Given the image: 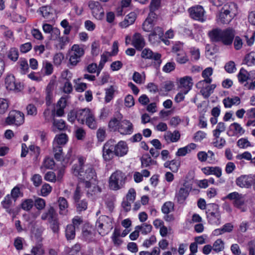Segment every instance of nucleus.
I'll return each mask as SVG.
<instances>
[{
	"instance_id": "obj_1",
	"label": "nucleus",
	"mask_w": 255,
	"mask_h": 255,
	"mask_svg": "<svg viewBox=\"0 0 255 255\" xmlns=\"http://www.w3.org/2000/svg\"><path fill=\"white\" fill-rule=\"evenodd\" d=\"M72 171L75 176L84 183L91 180L96 182L97 174L93 165L85 164V159L83 157H78V163L73 166Z\"/></svg>"
},
{
	"instance_id": "obj_2",
	"label": "nucleus",
	"mask_w": 255,
	"mask_h": 255,
	"mask_svg": "<svg viewBox=\"0 0 255 255\" xmlns=\"http://www.w3.org/2000/svg\"><path fill=\"white\" fill-rule=\"evenodd\" d=\"M208 35L212 42H221L224 45L230 46L235 38V32L232 28L223 30L216 28L209 31Z\"/></svg>"
},
{
	"instance_id": "obj_3",
	"label": "nucleus",
	"mask_w": 255,
	"mask_h": 255,
	"mask_svg": "<svg viewBox=\"0 0 255 255\" xmlns=\"http://www.w3.org/2000/svg\"><path fill=\"white\" fill-rule=\"evenodd\" d=\"M113 218L110 216H100L96 223V228L99 234L104 236L110 233L113 228Z\"/></svg>"
},
{
	"instance_id": "obj_4",
	"label": "nucleus",
	"mask_w": 255,
	"mask_h": 255,
	"mask_svg": "<svg viewBox=\"0 0 255 255\" xmlns=\"http://www.w3.org/2000/svg\"><path fill=\"white\" fill-rule=\"evenodd\" d=\"M126 176L122 171L117 170L114 172L109 179V187L111 189L118 190L122 188L126 181Z\"/></svg>"
},
{
	"instance_id": "obj_5",
	"label": "nucleus",
	"mask_w": 255,
	"mask_h": 255,
	"mask_svg": "<svg viewBox=\"0 0 255 255\" xmlns=\"http://www.w3.org/2000/svg\"><path fill=\"white\" fill-rule=\"evenodd\" d=\"M226 198L232 201L234 207L242 212H245L247 210V208L245 206V199L242 194L237 192H234L229 194Z\"/></svg>"
},
{
	"instance_id": "obj_6",
	"label": "nucleus",
	"mask_w": 255,
	"mask_h": 255,
	"mask_svg": "<svg viewBox=\"0 0 255 255\" xmlns=\"http://www.w3.org/2000/svg\"><path fill=\"white\" fill-rule=\"evenodd\" d=\"M24 121V114L19 111L13 110L9 113L8 117L5 119V123L8 125L19 126Z\"/></svg>"
},
{
	"instance_id": "obj_7",
	"label": "nucleus",
	"mask_w": 255,
	"mask_h": 255,
	"mask_svg": "<svg viewBox=\"0 0 255 255\" xmlns=\"http://www.w3.org/2000/svg\"><path fill=\"white\" fill-rule=\"evenodd\" d=\"M115 140H108L103 147V157L105 161H109L112 160L116 155L115 151Z\"/></svg>"
},
{
	"instance_id": "obj_8",
	"label": "nucleus",
	"mask_w": 255,
	"mask_h": 255,
	"mask_svg": "<svg viewBox=\"0 0 255 255\" xmlns=\"http://www.w3.org/2000/svg\"><path fill=\"white\" fill-rule=\"evenodd\" d=\"M142 58L154 60L153 65L156 68H158L162 62L161 55L157 52H153L149 48L144 49L141 53Z\"/></svg>"
},
{
	"instance_id": "obj_9",
	"label": "nucleus",
	"mask_w": 255,
	"mask_h": 255,
	"mask_svg": "<svg viewBox=\"0 0 255 255\" xmlns=\"http://www.w3.org/2000/svg\"><path fill=\"white\" fill-rule=\"evenodd\" d=\"M209 206L214 210V211H210V210L208 209V211L206 212L209 222L211 224H219L221 216L218 205L216 204H212L209 205Z\"/></svg>"
},
{
	"instance_id": "obj_10",
	"label": "nucleus",
	"mask_w": 255,
	"mask_h": 255,
	"mask_svg": "<svg viewBox=\"0 0 255 255\" xmlns=\"http://www.w3.org/2000/svg\"><path fill=\"white\" fill-rule=\"evenodd\" d=\"M89 7L95 18L99 20L103 19L104 16V10L98 1H90Z\"/></svg>"
},
{
	"instance_id": "obj_11",
	"label": "nucleus",
	"mask_w": 255,
	"mask_h": 255,
	"mask_svg": "<svg viewBox=\"0 0 255 255\" xmlns=\"http://www.w3.org/2000/svg\"><path fill=\"white\" fill-rule=\"evenodd\" d=\"M2 207L5 210L6 212L10 215H12L13 217L18 214L19 212L18 208H13V204L9 194L7 195L1 202Z\"/></svg>"
},
{
	"instance_id": "obj_12",
	"label": "nucleus",
	"mask_w": 255,
	"mask_h": 255,
	"mask_svg": "<svg viewBox=\"0 0 255 255\" xmlns=\"http://www.w3.org/2000/svg\"><path fill=\"white\" fill-rule=\"evenodd\" d=\"M189 11L192 18L201 22L205 21V11L202 6L197 5L192 7L189 9Z\"/></svg>"
},
{
	"instance_id": "obj_13",
	"label": "nucleus",
	"mask_w": 255,
	"mask_h": 255,
	"mask_svg": "<svg viewBox=\"0 0 255 255\" xmlns=\"http://www.w3.org/2000/svg\"><path fill=\"white\" fill-rule=\"evenodd\" d=\"M6 88L10 91H20L22 89V86L20 83H16L14 76L9 75L5 79Z\"/></svg>"
},
{
	"instance_id": "obj_14",
	"label": "nucleus",
	"mask_w": 255,
	"mask_h": 255,
	"mask_svg": "<svg viewBox=\"0 0 255 255\" xmlns=\"http://www.w3.org/2000/svg\"><path fill=\"white\" fill-rule=\"evenodd\" d=\"M133 130V125L129 121L124 120L121 121L118 131L121 134H130L132 133Z\"/></svg>"
},
{
	"instance_id": "obj_15",
	"label": "nucleus",
	"mask_w": 255,
	"mask_h": 255,
	"mask_svg": "<svg viewBox=\"0 0 255 255\" xmlns=\"http://www.w3.org/2000/svg\"><path fill=\"white\" fill-rule=\"evenodd\" d=\"M236 184L241 188H250L253 183L252 178L250 175H243L238 177L236 181Z\"/></svg>"
},
{
	"instance_id": "obj_16",
	"label": "nucleus",
	"mask_w": 255,
	"mask_h": 255,
	"mask_svg": "<svg viewBox=\"0 0 255 255\" xmlns=\"http://www.w3.org/2000/svg\"><path fill=\"white\" fill-rule=\"evenodd\" d=\"M192 79L191 77L185 76L180 80L179 88L183 90L185 94H187L193 86Z\"/></svg>"
},
{
	"instance_id": "obj_17",
	"label": "nucleus",
	"mask_w": 255,
	"mask_h": 255,
	"mask_svg": "<svg viewBox=\"0 0 255 255\" xmlns=\"http://www.w3.org/2000/svg\"><path fill=\"white\" fill-rule=\"evenodd\" d=\"M115 147L116 156H123L128 153V147L126 142L124 141H120L116 143L115 140Z\"/></svg>"
},
{
	"instance_id": "obj_18",
	"label": "nucleus",
	"mask_w": 255,
	"mask_h": 255,
	"mask_svg": "<svg viewBox=\"0 0 255 255\" xmlns=\"http://www.w3.org/2000/svg\"><path fill=\"white\" fill-rule=\"evenodd\" d=\"M85 186L88 188L87 192L88 196L97 195L102 191L101 188L95 183H92L87 181L85 182Z\"/></svg>"
},
{
	"instance_id": "obj_19",
	"label": "nucleus",
	"mask_w": 255,
	"mask_h": 255,
	"mask_svg": "<svg viewBox=\"0 0 255 255\" xmlns=\"http://www.w3.org/2000/svg\"><path fill=\"white\" fill-rule=\"evenodd\" d=\"M58 215L53 206H50L47 210L43 213L41 216L42 220H47L48 222L57 218Z\"/></svg>"
},
{
	"instance_id": "obj_20",
	"label": "nucleus",
	"mask_w": 255,
	"mask_h": 255,
	"mask_svg": "<svg viewBox=\"0 0 255 255\" xmlns=\"http://www.w3.org/2000/svg\"><path fill=\"white\" fill-rule=\"evenodd\" d=\"M132 44L138 50H141L145 46L144 39L139 33H135L132 38Z\"/></svg>"
},
{
	"instance_id": "obj_21",
	"label": "nucleus",
	"mask_w": 255,
	"mask_h": 255,
	"mask_svg": "<svg viewBox=\"0 0 255 255\" xmlns=\"http://www.w3.org/2000/svg\"><path fill=\"white\" fill-rule=\"evenodd\" d=\"M202 171L206 175H214L217 178H220L222 174V168L219 166H208L203 168Z\"/></svg>"
},
{
	"instance_id": "obj_22",
	"label": "nucleus",
	"mask_w": 255,
	"mask_h": 255,
	"mask_svg": "<svg viewBox=\"0 0 255 255\" xmlns=\"http://www.w3.org/2000/svg\"><path fill=\"white\" fill-rule=\"evenodd\" d=\"M189 194V188L185 184L180 188L176 194V198L179 203H183Z\"/></svg>"
},
{
	"instance_id": "obj_23",
	"label": "nucleus",
	"mask_w": 255,
	"mask_h": 255,
	"mask_svg": "<svg viewBox=\"0 0 255 255\" xmlns=\"http://www.w3.org/2000/svg\"><path fill=\"white\" fill-rule=\"evenodd\" d=\"M91 112L92 111L88 108H85L77 110V120L78 122L81 124H84L87 117L90 115Z\"/></svg>"
},
{
	"instance_id": "obj_24",
	"label": "nucleus",
	"mask_w": 255,
	"mask_h": 255,
	"mask_svg": "<svg viewBox=\"0 0 255 255\" xmlns=\"http://www.w3.org/2000/svg\"><path fill=\"white\" fill-rule=\"evenodd\" d=\"M59 207V213L61 215L65 216L68 212V203L67 201L64 197H59L58 200Z\"/></svg>"
},
{
	"instance_id": "obj_25",
	"label": "nucleus",
	"mask_w": 255,
	"mask_h": 255,
	"mask_svg": "<svg viewBox=\"0 0 255 255\" xmlns=\"http://www.w3.org/2000/svg\"><path fill=\"white\" fill-rule=\"evenodd\" d=\"M180 138V133L178 130H174L173 132L168 131L164 135V139L168 143L177 142Z\"/></svg>"
},
{
	"instance_id": "obj_26",
	"label": "nucleus",
	"mask_w": 255,
	"mask_h": 255,
	"mask_svg": "<svg viewBox=\"0 0 255 255\" xmlns=\"http://www.w3.org/2000/svg\"><path fill=\"white\" fill-rule=\"evenodd\" d=\"M213 73V69L211 67H208L206 68L202 72V76L205 78L204 80L201 81L199 82L197 84L198 87H200L201 85H203L204 83L207 84H210L212 82V79L209 77L212 75Z\"/></svg>"
},
{
	"instance_id": "obj_27",
	"label": "nucleus",
	"mask_w": 255,
	"mask_h": 255,
	"mask_svg": "<svg viewBox=\"0 0 255 255\" xmlns=\"http://www.w3.org/2000/svg\"><path fill=\"white\" fill-rule=\"evenodd\" d=\"M136 18V14L134 12H131L127 15L125 20L120 22V25L122 28H127L134 22Z\"/></svg>"
},
{
	"instance_id": "obj_28",
	"label": "nucleus",
	"mask_w": 255,
	"mask_h": 255,
	"mask_svg": "<svg viewBox=\"0 0 255 255\" xmlns=\"http://www.w3.org/2000/svg\"><path fill=\"white\" fill-rule=\"evenodd\" d=\"M55 82L54 80H51L48 84L46 89V102L47 105L51 104V99L52 97V92L55 88Z\"/></svg>"
},
{
	"instance_id": "obj_29",
	"label": "nucleus",
	"mask_w": 255,
	"mask_h": 255,
	"mask_svg": "<svg viewBox=\"0 0 255 255\" xmlns=\"http://www.w3.org/2000/svg\"><path fill=\"white\" fill-rule=\"evenodd\" d=\"M223 103L226 108H230L233 105H239L241 103V100L237 96H234L232 98L227 97L223 100Z\"/></svg>"
},
{
	"instance_id": "obj_30",
	"label": "nucleus",
	"mask_w": 255,
	"mask_h": 255,
	"mask_svg": "<svg viewBox=\"0 0 255 255\" xmlns=\"http://www.w3.org/2000/svg\"><path fill=\"white\" fill-rule=\"evenodd\" d=\"M237 5L234 2L228 3L222 8L224 12H227L233 17L237 12Z\"/></svg>"
},
{
	"instance_id": "obj_31",
	"label": "nucleus",
	"mask_w": 255,
	"mask_h": 255,
	"mask_svg": "<svg viewBox=\"0 0 255 255\" xmlns=\"http://www.w3.org/2000/svg\"><path fill=\"white\" fill-rule=\"evenodd\" d=\"M38 12L42 15V16L48 19H50L53 15V10L51 7L49 6H44L39 8Z\"/></svg>"
},
{
	"instance_id": "obj_32",
	"label": "nucleus",
	"mask_w": 255,
	"mask_h": 255,
	"mask_svg": "<svg viewBox=\"0 0 255 255\" xmlns=\"http://www.w3.org/2000/svg\"><path fill=\"white\" fill-rule=\"evenodd\" d=\"M230 130L233 131V135L236 136H240L243 135L245 130L241 126L240 124L237 123H234L232 124L230 126Z\"/></svg>"
},
{
	"instance_id": "obj_33",
	"label": "nucleus",
	"mask_w": 255,
	"mask_h": 255,
	"mask_svg": "<svg viewBox=\"0 0 255 255\" xmlns=\"http://www.w3.org/2000/svg\"><path fill=\"white\" fill-rule=\"evenodd\" d=\"M141 166L142 167H147L150 165H156L157 162L151 159L148 154H144L141 159Z\"/></svg>"
},
{
	"instance_id": "obj_34",
	"label": "nucleus",
	"mask_w": 255,
	"mask_h": 255,
	"mask_svg": "<svg viewBox=\"0 0 255 255\" xmlns=\"http://www.w3.org/2000/svg\"><path fill=\"white\" fill-rule=\"evenodd\" d=\"M85 123L87 126L91 129H96L97 128V123L95 119L94 114L92 111L87 117Z\"/></svg>"
},
{
	"instance_id": "obj_35",
	"label": "nucleus",
	"mask_w": 255,
	"mask_h": 255,
	"mask_svg": "<svg viewBox=\"0 0 255 255\" xmlns=\"http://www.w3.org/2000/svg\"><path fill=\"white\" fill-rule=\"evenodd\" d=\"M75 227L72 224L68 225L65 229V236L67 240H73L75 237Z\"/></svg>"
},
{
	"instance_id": "obj_36",
	"label": "nucleus",
	"mask_w": 255,
	"mask_h": 255,
	"mask_svg": "<svg viewBox=\"0 0 255 255\" xmlns=\"http://www.w3.org/2000/svg\"><path fill=\"white\" fill-rule=\"evenodd\" d=\"M216 86L215 84L208 85L205 87L202 88L200 90V93L204 98H208L214 92Z\"/></svg>"
},
{
	"instance_id": "obj_37",
	"label": "nucleus",
	"mask_w": 255,
	"mask_h": 255,
	"mask_svg": "<svg viewBox=\"0 0 255 255\" xmlns=\"http://www.w3.org/2000/svg\"><path fill=\"white\" fill-rule=\"evenodd\" d=\"M68 141V136L65 133H61L56 136L53 145H64Z\"/></svg>"
},
{
	"instance_id": "obj_38",
	"label": "nucleus",
	"mask_w": 255,
	"mask_h": 255,
	"mask_svg": "<svg viewBox=\"0 0 255 255\" xmlns=\"http://www.w3.org/2000/svg\"><path fill=\"white\" fill-rule=\"evenodd\" d=\"M232 17L227 12H224L222 9L218 15V20L223 24L229 23L232 19Z\"/></svg>"
},
{
	"instance_id": "obj_39",
	"label": "nucleus",
	"mask_w": 255,
	"mask_h": 255,
	"mask_svg": "<svg viewBox=\"0 0 255 255\" xmlns=\"http://www.w3.org/2000/svg\"><path fill=\"white\" fill-rule=\"evenodd\" d=\"M70 53L81 59L84 54V50L79 45L75 44L72 47Z\"/></svg>"
},
{
	"instance_id": "obj_40",
	"label": "nucleus",
	"mask_w": 255,
	"mask_h": 255,
	"mask_svg": "<svg viewBox=\"0 0 255 255\" xmlns=\"http://www.w3.org/2000/svg\"><path fill=\"white\" fill-rule=\"evenodd\" d=\"M250 75V74L246 70L241 68L238 75L239 81L241 83H243L249 79Z\"/></svg>"
},
{
	"instance_id": "obj_41",
	"label": "nucleus",
	"mask_w": 255,
	"mask_h": 255,
	"mask_svg": "<svg viewBox=\"0 0 255 255\" xmlns=\"http://www.w3.org/2000/svg\"><path fill=\"white\" fill-rule=\"evenodd\" d=\"M43 117L46 122H50L55 115V110L54 109L50 110L49 108L45 109L43 112Z\"/></svg>"
},
{
	"instance_id": "obj_42",
	"label": "nucleus",
	"mask_w": 255,
	"mask_h": 255,
	"mask_svg": "<svg viewBox=\"0 0 255 255\" xmlns=\"http://www.w3.org/2000/svg\"><path fill=\"white\" fill-rule=\"evenodd\" d=\"M212 248L216 253L221 252L224 249V242L221 239H218L214 243Z\"/></svg>"
},
{
	"instance_id": "obj_43",
	"label": "nucleus",
	"mask_w": 255,
	"mask_h": 255,
	"mask_svg": "<svg viewBox=\"0 0 255 255\" xmlns=\"http://www.w3.org/2000/svg\"><path fill=\"white\" fill-rule=\"evenodd\" d=\"M55 165V162L53 158L49 157H46L41 166V169L45 167L47 169H53Z\"/></svg>"
},
{
	"instance_id": "obj_44",
	"label": "nucleus",
	"mask_w": 255,
	"mask_h": 255,
	"mask_svg": "<svg viewBox=\"0 0 255 255\" xmlns=\"http://www.w3.org/2000/svg\"><path fill=\"white\" fill-rule=\"evenodd\" d=\"M136 229H138L142 234L146 235L151 232L152 227L151 225L142 224L140 226H136Z\"/></svg>"
},
{
	"instance_id": "obj_45",
	"label": "nucleus",
	"mask_w": 255,
	"mask_h": 255,
	"mask_svg": "<svg viewBox=\"0 0 255 255\" xmlns=\"http://www.w3.org/2000/svg\"><path fill=\"white\" fill-rule=\"evenodd\" d=\"M121 121L115 118L111 119L108 124V127L110 130L113 131L118 130L119 125L121 124Z\"/></svg>"
},
{
	"instance_id": "obj_46",
	"label": "nucleus",
	"mask_w": 255,
	"mask_h": 255,
	"mask_svg": "<svg viewBox=\"0 0 255 255\" xmlns=\"http://www.w3.org/2000/svg\"><path fill=\"white\" fill-rule=\"evenodd\" d=\"M226 129V126L224 123L220 122L218 124L216 128L213 130V135L215 137H219L221 132Z\"/></svg>"
},
{
	"instance_id": "obj_47",
	"label": "nucleus",
	"mask_w": 255,
	"mask_h": 255,
	"mask_svg": "<svg viewBox=\"0 0 255 255\" xmlns=\"http://www.w3.org/2000/svg\"><path fill=\"white\" fill-rule=\"evenodd\" d=\"M174 205L171 202H165L162 207L161 210L163 213L168 214L173 211Z\"/></svg>"
},
{
	"instance_id": "obj_48",
	"label": "nucleus",
	"mask_w": 255,
	"mask_h": 255,
	"mask_svg": "<svg viewBox=\"0 0 255 255\" xmlns=\"http://www.w3.org/2000/svg\"><path fill=\"white\" fill-rule=\"evenodd\" d=\"M34 202L31 199L24 200L21 204V208L25 211H29L33 206Z\"/></svg>"
},
{
	"instance_id": "obj_49",
	"label": "nucleus",
	"mask_w": 255,
	"mask_h": 255,
	"mask_svg": "<svg viewBox=\"0 0 255 255\" xmlns=\"http://www.w3.org/2000/svg\"><path fill=\"white\" fill-rule=\"evenodd\" d=\"M53 152L56 159L60 160L63 158L62 149L60 146L53 145Z\"/></svg>"
},
{
	"instance_id": "obj_50",
	"label": "nucleus",
	"mask_w": 255,
	"mask_h": 255,
	"mask_svg": "<svg viewBox=\"0 0 255 255\" xmlns=\"http://www.w3.org/2000/svg\"><path fill=\"white\" fill-rule=\"evenodd\" d=\"M87 201L84 200H80L75 203L76 210L78 212L86 210L87 208Z\"/></svg>"
},
{
	"instance_id": "obj_51",
	"label": "nucleus",
	"mask_w": 255,
	"mask_h": 255,
	"mask_svg": "<svg viewBox=\"0 0 255 255\" xmlns=\"http://www.w3.org/2000/svg\"><path fill=\"white\" fill-rule=\"evenodd\" d=\"M43 69L46 75H51L53 72V65L51 63L47 61H44L43 62Z\"/></svg>"
},
{
	"instance_id": "obj_52",
	"label": "nucleus",
	"mask_w": 255,
	"mask_h": 255,
	"mask_svg": "<svg viewBox=\"0 0 255 255\" xmlns=\"http://www.w3.org/2000/svg\"><path fill=\"white\" fill-rule=\"evenodd\" d=\"M246 63L249 66L255 64V52H252L245 57Z\"/></svg>"
},
{
	"instance_id": "obj_53",
	"label": "nucleus",
	"mask_w": 255,
	"mask_h": 255,
	"mask_svg": "<svg viewBox=\"0 0 255 255\" xmlns=\"http://www.w3.org/2000/svg\"><path fill=\"white\" fill-rule=\"evenodd\" d=\"M34 206L38 210H43L46 205L45 200L41 198H37L34 202Z\"/></svg>"
},
{
	"instance_id": "obj_54",
	"label": "nucleus",
	"mask_w": 255,
	"mask_h": 255,
	"mask_svg": "<svg viewBox=\"0 0 255 255\" xmlns=\"http://www.w3.org/2000/svg\"><path fill=\"white\" fill-rule=\"evenodd\" d=\"M20 73L22 74H25L28 70V65L25 59H20L19 61Z\"/></svg>"
},
{
	"instance_id": "obj_55",
	"label": "nucleus",
	"mask_w": 255,
	"mask_h": 255,
	"mask_svg": "<svg viewBox=\"0 0 255 255\" xmlns=\"http://www.w3.org/2000/svg\"><path fill=\"white\" fill-rule=\"evenodd\" d=\"M115 90L113 86L106 89L105 101L109 103L114 97Z\"/></svg>"
},
{
	"instance_id": "obj_56",
	"label": "nucleus",
	"mask_w": 255,
	"mask_h": 255,
	"mask_svg": "<svg viewBox=\"0 0 255 255\" xmlns=\"http://www.w3.org/2000/svg\"><path fill=\"white\" fill-rule=\"evenodd\" d=\"M50 224V228L54 233H58L59 230V223L58 217L48 222Z\"/></svg>"
},
{
	"instance_id": "obj_57",
	"label": "nucleus",
	"mask_w": 255,
	"mask_h": 255,
	"mask_svg": "<svg viewBox=\"0 0 255 255\" xmlns=\"http://www.w3.org/2000/svg\"><path fill=\"white\" fill-rule=\"evenodd\" d=\"M237 145L241 148H246L248 147L251 146V144L250 142L247 138H242L238 140L237 142Z\"/></svg>"
},
{
	"instance_id": "obj_58",
	"label": "nucleus",
	"mask_w": 255,
	"mask_h": 255,
	"mask_svg": "<svg viewBox=\"0 0 255 255\" xmlns=\"http://www.w3.org/2000/svg\"><path fill=\"white\" fill-rule=\"evenodd\" d=\"M106 136V129L104 128H100L97 131V137L99 141H103Z\"/></svg>"
},
{
	"instance_id": "obj_59",
	"label": "nucleus",
	"mask_w": 255,
	"mask_h": 255,
	"mask_svg": "<svg viewBox=\"0 0 255 255\" xmlns=\"http://www.w3.org/2000/svg\"><path fill=\"white\" fill-rule=\"evenodd\" d=\"M226 144L225 139L221 137L219 138V137H215L214 139V141L213 142V144L215 147H216L218 148H222Z\"/></svg>"
},
{
	"instance_id": "obj_60",
	"label": "nucleus",
	"mask_w": 255,
	"mask_h": 255,
	"mask_svg": "<svg viewBox=\"0 0 255 255\" xmlns=\"http://www.w3.org/2000/svg\"><path fill=\"white\" fill-rule=\"evenodd\" d=\"M154 24L155 23L152 22L151 21L145 19L142 24V29L146 32L151 31Z\"/></svg>"
},
{
	"instance_id": "obj_61",
	"label": "nucleus",
	"mask_w": 255,
	"mask_h": 255,
	"mask_svg": "<svg viewBox=\"0 0 255 255\" xmlns=\"http://www.w3.org/2000/svg\"><path fill=\"white\" fill-rule=\"evenodd\" d=\"M31 179L35 187L39 186L42 183V177L38 174H34Z\"/></svg>"
},
{
	"instance_id": "obj_62",
	"label": "nucleus",
	"mask_w": 255,
	"mask_h": 255,
	"mask_svg": "<svg viewBox=\"0 0 255 255\" xmlns=\"http://www.w3.org/2000/svg\"><path fill=\"white\" fill-rule=\"evenodd\" d=\"M53 125L59 130H63L66 127V124L62 119L58 120L53 119Z\"/></svg>"
},
{
	"instance_id": "obj_63",
	"label": "nucleus",
	"mask_w": 255,
	"mask_h": 255,
	"mask_svg": "<svg viewBox=\"0 0 255 255\" xmlns=\"http://www.w3.org/2000/svg\"><path fill=\"white\" fill-rule=\"evenodd\" d=\"M100 52V43L99 42L94 41L91 45V53L93 56H97Z\"/></svg>"
},
{
	"instance_id": "obj_64",
	"label": "nucleus",
	"mask_w": 255,
	"mask_h": 255,
	"mask_svg": "<svg viewBox=\"0 0 255 255\" xmlns=\"http://www.w3.org/2000/svg\"><path fill=\"white\" fill-rule=\"evenodd\" d=\"M255 37V31L248 32V34L245 36L248 45L251 46L254 43Z\"/></svg>"
}]
</instances>
